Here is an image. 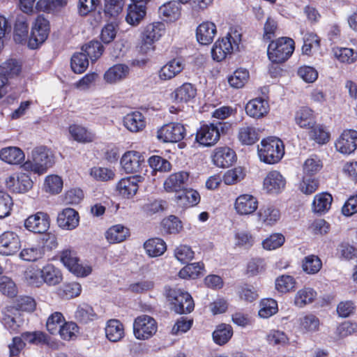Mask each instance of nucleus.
<instances>
[{
	"label": "nucleus",
	"instance_id": "obj_31",
	"mask_svg": "<svg viewBox=\"0 0 357 357\" xmlns=\"http://www.w3.org/2000/svg\"><path fill=\"white\" fill-rule=\"evenodd\" d=\"M197 89L190 83H184L172 93V98L176 102H188L195 98Z\"/></svg>",
	"mask_w": 357,
	"mask_h": 357
},
{
	"label": "nucleus",
	"instance_id": "obj_52",
	"mask_svg": "<svg viewBox=\"0 0 357 357\" xmlns=\"http://www.w3.org/2000/svg\"><path fill=\"white\" fill-rule=\"evenodd\" d=\"M260 309L259 310V316L264 319H267L278 311V303L273 298H264L260 302Z\"/></svg>",
	"mask_w": 357,
	"mask_h": 357
},
{
	"label": "nucleus",
	"instance_id": "obj_58",
	"mask_svg": "<svg viewBox=\"0 0 357 357\" xmlns=\"http://www.w3.org/2000/svg\"><path fill=\"white\" fill-rule=\"evenodd\" d=\"M322 266L320 259L315 255H309L305 257L302 262L303 270L308 274H315L318 273Z\"/></svg>",
	"mask_w": 357,
	"mask_h": 357
},
{
	"label": "nucleus",
	"instance_id": "obj_20",
	"mask_svg": "<svg viewBox=\"0 0 357 357\" xmlns=\"http://www.w3.org/2000/svg\"><path fill=\"white\" fill-rule=\"evenodd\" d=\"M259 206V202L255 196L249 194L239 195L235 201L234 208L241 215H250L253 214Z\"/></svg>",
	"mask_w": 357,
	"mask_h": 357
},
{
	"label": "nucleus",
	"instance_id": "obj_23",
	"mask_svg": "<svg viewBox=\"0 0 357 357\" xmlns=\"http://www.w3.org/2000/svg\"><path fill=\"white\" fill-rule=\"evenodd\" d=\"M142 181V177L140 176L123 178L116 184V190L123 197L132 198L137 193L139 189L138 183Z\"/></svg>",
	"mask_w": 357,
	"mask_h": 357
},
{
	"label": "nucleus",
	"instance_id": "obj_8",
	"mask_svg": "<svg viewBox=\"0 0 357 357\" xmlns=\"http://www.w3.org/2000/svg\"><path fill=\"white\" fill-rule=\"evenodd\" d=\"M167 297L174 305V310L176 313L186 314L194 310L193 299L188 292L178 289H170L167 292Z\"/></svg>",
	"mask_w": 357,
	"mask_h": 357
},
{
	"label": "nucleus",
	"instance_id": "obj_45",
	"mask_svg": "<svg viewBox=\"0 0 357 357\" xmlns=\"http://www.w3.org/2000/svg\"><path fill=\"white\" fill-rule=\"evenodd\" d=\"M250 77L249 72L245 68H238L231 75L228 76V83L231 87L234 89L242 88L248 81Z\"/></svg>",
	"mask_w": 357,
	"mask_h": 357
},
{
	"label": "nucleus",
	"instance_id": "obj_18",
	"mask_svg": "<svg viewBox=\"0 0 357 357\" xmlns=\"http://www.w3.org/2000/svg\"><path fill=\"white\" fill-rule=\"evenodd\" d=\"M257 220L265 227L275 225L281 218L279 208L272 204L261 206L257 213Z\"/></svg>",
	"mask_w": 357,
	"mask_h": 357
},
{
	"label": "nucleus",
	"instance_id": "obj_50",
	"mask_svg": "<svg viewBox=\"0 0 357 357\" xmlns=\"http://www.w3.org/2000/svg\"><path fill=\"white\" fill-rule=\"evenodd\" d=\"M124 2L125 0H105V15L109 18H117L123 11Z\"/></svg>",
	"mask_w": 357,
	"mask_h": 357
},
{
	"label": "nucleus",
	"instance_id": "obj_7",
	"mask_svg": "<svg viewBox=\"0 0 357 357\" xmlns=\"http://www.w3.org/2000/svg\"><path fill=\"white\" fill-rule=\"evenodd\" d=\"M61 261L69 271L77 277L84 278L92 272L91 266L80 262L76 252L73 250H64L61 254Z\"/></svg>",
	"mask_w": 357,
	"mask_h": 357
},
{
	"label": "nucleus",
	"instance_id": "obj_38",
	"mask_svg": "<svg viewBox=\"0 0 357 357\" xmlns=\"http://www.w3.org/2000/svg\"><path fill=\"white\" fill-rule=\"evenodd\" d=\"M146 15V6L144 4L133 3L128 6L126 17V22L132 26L138 25Z\"/></svg>",
	"mask_w": 357,
	"mask_h": 357
},
{
	"label": "nucleus",
	"instance_id": "obj_37",
	"mask_svg": "<svg viewBox=\"0 0 357 357\" xmlns=\"http://www.w3.org/2000/svg\"><path fill=\"white\" fill-rule=\"evenodd\" d=\"M123 125L131 132H139L145 127L144 117L139 112L128 114L123 119Z\"/></svg>",
	"mask_w": 357,
	"mask_h": 357
},
{
	"label": "nucleus",
	"instance_id": "obj_4",
	"mask_svg": "<svg viewBox=\"0 0 357 357\" xmlns=\"http://www.w3.org/2000/svg\"><path fill=\"white\" fill-rule=\"evenodd\" d=\"M230 126L225 122L202 125L196 133L195 140L203 146L215 145L220 139V133L228 130Z\"/></svg>",
	"mask_w": 357,
	"mask_h": 357
},
{
	"label": "nucleus",
	"instance_id": "obj_36",
	"mask_svg": "<svg viewBox=\"0 0 357 357\" xmlns=\"http://www.w3.org/2000/svg\"><path fill=\"white\" fill-rule=\"evenodd\" d=\"M298 322L300 330L303 333H314L319 329V319L311 313L301 316Z\"/></svg>",
	"mask_w": 357,
	"mask_h": 357
},
{
	"label": "nucleus",
	"instance_id": "obj_57",
	"mask_svg": "<svg viewBox=\"0 0 357 357\" xmlns=\"http://www.w3.org/2000/svg\"><path fill=\"white\" fill-rule=\"evenodd\" d=\"M66 4V0H39L36 8L39 11L52 13L59 10Z\"/></svg>",
	"mask_w": 357,
	"mask_h": 357
},
{
	"label": "nucleus",
	"instance_id": "obj_47",
	"mask_svg": "<svg viewBox=\"0 0 357 357\" xmlns=\"http://www.w3.org/2000/svg\"><path fill=\"white\" fill-rule=\"evenodd\" d=\"M238 138L245 145H252L259 140V134L255 127L245 126L239 128Z\"/></svg>",
	"mask_w": 357,
	"mask_h": 357
},
{
	"label": "nucleus",
	"instance_id": "obj_2",
	"mask_svg": "<svg viewBox=\"0 0 357 357\" xmlns=\"http://www.w3.org/2000/svg\"><path fill=\"white\" fill-rule=\"evenodd\" d=\"M284 154L283 142L277 137L264 139L258 145L259 157L265 163L275 164L282 158Z\"/></svg>",
	"mask_w": 357,
	"mask_h": 357
},
{
	"label": "nucleus",
	"instance_id": "obj_30",
	"mask_svg": "<svg viewBox=\"0 0 357 357\" xmlns=\"http://www.w3.org/2000/svg\"><path fill=\"white\" fill-rule=\"evenodd\" d=\"M129 67L125 64H116L110 67L104 74V80L108 84H116L127 77Z\"/></svg>",
	"mask_w": 357,
	"mask_h": 357
},
{
	"label": "nucleus",
	"instance_id": "obj_16",
	"mask_svg": "<svg viewBox=\"0 0 357 357\" xmlns=\"http://www.w3.org/2000/svg\"><path fill=\"white\" fill-rule=\"evenodd\" d=\"M188 181L189 173L180 171L170 174L164 181L163 187L167 192H178L185 189Z\"/></svg>",
	"mask_w": 357,
	"mask_h": 357
},
{
	"label": "nucleus",
	"instance_id": "obj_41",
	"mask_svg": "<svg viewBox=\"0 0 357 357\" xmlns=\"http://www.w3.org/2000/svg\"><path fill=\"white\" fill-rule=\"evenodd\" d=\"M29 26L26 17L19 15L16 20L14 28V40L17 43H23L28 38Z\"/></svg>",
	"mask_w": 357,
	"mask_h": 357
},
{
	"label": "nucleus",
	"instance_id": "obj_33",
	"mask_svg": "<svg viewBox=\"0 0 357 357\" xmlns=\"http://www.w3.org/2000/svg\"><path fill=\"white\" fill-rule=\"evenodd\" d=\"M105 330L106 337L110 342H119L124 337L123 325L117 319L109 320Z\"/></svg>",
	"mask_w": 357,
	"mask_h": 357
},
{
	"label": "nucleus",
	"instance_id": "obj_49",
	"mask_svg": "<svg viewBox=\"0 0 357 357\" xmlns=\"http://www.w3.org/2000/svg\"><path fill=\"white\" fill-rule=\"evenodd\" d=\"M235 245L244 248H250L255 243V237L246 229H238L234 234Z\"/></svg>",
	"mask_w": 357,
	"mask_h": 357
},
{
	"label": "nucleus",
	"instance_id": "obj_43",
	"mask_svg": "<svg viewBox=\"0 0 357 357\" xmlns=\"http://www.w3.org/2000/svg\"><path fill=\"white\" fill-rule=\"evenodd\" d=\"M128 236V229L121 225H116L109 227L105 234V237L110 243L122 242Z\"/></svg>",
	"mask_w": 357,
	"mask_h": 357
},
{
	"label": "nucleus",
	"instance_id": "obj_54",
	"mask_svg": "<svg viewBox=\"0 0 357 357\" xmlns=\"http://www.w3.org/2000/svg\"><path fill=\"white\" fill-rule=\"evenodd\" d=\"M335 57L341 63H352L357 59V52L351 48L336 47L333 50Z\"/></svg>",
	"mask_w": 357,
	"mask_h": 357
},
{
	"label": "nucleus",
	"instance_id": "obj_46",
	"mask_svg": "<svg viewBox=\"0 0 357 357\" xmlns=\"http://www.w3.org/2000/svg\"><path fill=\"white\" fill-rule=\"evenodd\" d=\"M232 335V327L229 324H222L213 331V339L217 344L223 345L231 339Z\"/></svg>",
	"mask_w": 357,
	"mask_h": 357
},
{
	"label": "nucleus",
	"instance_id": "obj_51",
	"mask_svg": "<svg viewBox=\"0 0 357 357\" xmlns=\"http://www.w3.org/2000/svg\"><path fill=\"white\" fill-rule=\"evenodd\" d=\"M82 51L91 61H96L102 55L104 48L100 42L92 40L83 45Z\"/></svg>",
	"mask_w": 357,
	"mask_h": 357
},
{
	"label": "nucleus",
	"instance_id": "obj_27",
	"mask_svg": "<svg viewBox=\"0 0 357 357\" xmlns=\"http://www.w3.org/2000/svg\"><path fill=\"white\" fill-rule=\"evenodd\" d=\"M269 105L266 100L257 98L250 100L245 106L247 114L255 119H259L268 114Z\"/></svg>",
	"mask_w": 357,
	"mask_h": 357
},
{
	"label": "nucleus",
	"instance_id": "obj_11",
	"mask_svg": "<svg viewBox=\"0 0 357 357\" xmlns=\"http://www.w3.org/2000/svg\"><path fill=\"white\" fill-rule=\"evenodd\" d=\"M186 130L179 123H170L162 126L157 132V137L163 142L175 143L184 139Z\"/></svg>",
	"mask_w": 357,
	"mask_h": 357
},
{
	"label": "nucleus",
	"instance_id": "obj_55",
	"mask_svg": "<svg viewBox=\"0 0 357 357\" xmlns=\"http://www.w3.org/2000/svg\"><path fill=\"white\" fill-rule=\"evenodd\" d=\"M245 176V171L241 167L227 170L223 175L222 181L226 185H234L242 181Z\"/></svg>",
	"mask_w": 357,
	"mask_h": 357
},
{
	"label": "nucleus",
	"instance_id": "obj_35",
	"mask_svg": "<svg viewBox=\"0 0 357 357\" xmlns=\"http://www.w3.org/2000/svg\"><path fill=\"white\" fill-rule=\"evenodd\" d=\"M43 282L48 285L59 284L63 279L61 271L52 264H47L41 269Z\"/></svg>",
	"mask_w": 357,
	"mask_h": 357
},
{
	"label": "nucleus",
	"instance_id": "obj_10",
	"mask_svg": "<svg viewBox=\"0 0 357 357\" xmlns=\"http://www.w3.org/2000/svg\"><path fill=\"white\" fill-rule=\"evenodd\" d=\"M165 33V24L162 22H154L148 24L142 34L141 50L146 54L153 50V44Z\"/></svg>",
	"mask_w": 357,
	"mask_h": 357
},
{
	"label": "nucleus",
	"instance_id": "obj_6",
	"mask_svg": "<svg viewBox=\"0 0 357 357\" xmlns=\"http://www.w3.org/2000/svg\"><path fill=\"white\" fill-rule=\"evenodd\" d=\"M25 342L33 344H48L49 337L41 331L23 333L21 337H13L12 342L8 345L10 355L12 356H17L24 347Z\"/></svg>",
	"mask_w": 357,
	"mask_h": 357
},
{
	"label": "nucleus",
	"instance_id": "obj_34",
	"mask_svg": "<svg viewBox=\"0 0 357 357\" xmlns=\"http://www.w3.org/2000/svg\"><path fill=\"white\" fill-rule=\"evenodd\" d=\"M0 158L8 164L17 165L24 160V153L17 147L8 146L0 151Z\"/></svg>",
	"mask_w": 357,
	"mask_h": 357
},
{
	"label": "nucleus",
	"instance_id": "obj_5",
	"mask_svg": "<svg viewBox=\"0 0 357 357\" xmlns=\"http://www.w3.org/2000/svg\"><path fill=\"white\" fill-rule=\"evenodd\" d=\"M294 50V42L290 38L282 37L268 45L267 54L269 60L279 63L287 60Z\"/></svg>",
	"mask_w": 357,
	"mask_h": 357
},
{
	"label": "nucleus",
	"instance_id": "obj_17",
	"mask_svg": "<svg viewBox=\"0 0 357 357\" xmlns=\"http://www.w3.org/2000/svg\"><path fill=\"white\" fill-rule=\"evenodd\" d=\"M6 187L15 193H25L31 189L33 181L30 176L24 173H18L10 176L6 181Z\"/></svg>",
	"mask_w": 357,
	"mask_h": 357
},
{
	"label": "nucleus",
	"instance_id": "obj_1",
	"mask_svg": "<svg viewBox=\"0 0 357 357\" xmlns=\"http://www.w3.org/2000/svg\"><path fill=\"white\" fill-rule=\"evenodd\" d=\"M241 41V34L237 30H231L225 37L218 39L211 50L213 59L217 61H222L227 56L238 49Z\"/></svg>",
	"mask_w": 357,
	"mask_h": 357
},
{
	"label": "nucleus",
	"instance_id": "obj_25",
	"mask_svg": "<svg viewBox=\"0 0 357 357\" xmlns=\"http://www.w3.org/2000/svg\"><path fill=\"white\" fill-rule=\"evenodd\" d=\"M216 33V25L213 22L206 21L197 27L196 38L199 44L207 45L213 42Z\"/></svg>",
	"mask_w": 357,
	"mask_h": 357
},
{
	"label": "nucleus",
	"instance_id": "obj_42",
	"mask_svg": "<svg viewBox=\"0 0 357 357\" xmlns=\"http://www.w3.org/2000/svg\"><path fill=\"white\" fill-rule=\"evenodd\" d=\"M183 192L176 197L178 205L188 207L197 205L200 201V196L197 191L192 189H185Z\"/></svg>",
	"mask_w": 357,
	"mask_h": 357
},
{
	"label": "nucleus",
	"instance_id": "obj_39",
	"mask_svg": "<svg viewBox=\"0 0 357 357\" xmlns=\"http://www.w3.org/2000/svg\"><path fill=\"white\" fill-rule=\"evenodd\" d=\"M159 13L165 20L174 22L181 16V7L176 1H169L159 8Z\"/></svg>",
	"mask_w": 357,
	"mask_h": 357
},
{
	"label": "nucleus",
	"instance_id": "obj_53",
	"mask_svg": "<svg viewBox=\"0 0 357 357\" xmlns=\"http://www.w3.org/2000/svg\"><path fill=\"white\" fill-rule=\"evenodd\" d=\"M204 267L202 262L188 264L179 271L178 275L183 279H195L202 273Z\"/></svg>",
	"mask_w": 357,
	"mask_h": 357
},
{
	"label": "nucleus",
	"instance_id": "obj_12",
	"mask_svg": "<svg viewBox=\"0 0 357 357\" xmlns=\"http://www.w3.org/2000/svg\"><path fill=\"white\" fill-rule=\"evenodd\" d=\"M50 31L49 22L43 16H38L32 27L28 45L31 49H36L47 38Z\"/></svg>",
	"mask_w": 357,
	"mask_h": 357
},
{
	"label": "nucleus",
	"instance_id": "obj_64",
	"mask_svg": "<svg viewBox=\"0 0 357 357\" xmlns=\"http://www.w3.org/2000/svg\"><path fill=\"white\" fill-rule=\"evenodd\" d=\"M90 175L98 181H107L114 178L115 173L110 168L93 167L90 169Z\"/></svg>",
	"mask_w": 357,
	"mask_h": 357
},
{
	"label": "nucleus",
	"instance_id": "obj_14",
	"mask_svg": "<svg viewBox=\"0 0 357 357\" xmlns=\"http://www.w3.org/2000/svg\"><path fill=\"white\" fill-rule=\"evenodd\" d=\"M29 231L36 234H45L50 228V220L47 213L39 211L29 215L24 224Z\"/></svg>",
	"mask_w": 357,
	"mask_h": 357
},
{
	"label": "nucleus",
	"instance_id": "obj_61",
	"mask_svg": "<svg viewBox=\"0 0 357 357\" xmlns=\"http://www.w3.org/2000/svg\"><path fill=\"white\" fill-rule=\"evenodd\" d=\"M322 166L321 160L317 155H311L303 164V173L305 176L314 175L321 169Z\"/></svg>",
	"mask_w": 357,
	"mask_h": 357
},
{
	"label": "nucleus",
	"instance_id": "obj_26",
	"mask_svg": "<svg viewBox=\"0 0 357 357\" xmlns=\"http://www.w3.org/2000/svg\"><path fill=\"white\" fill-rule=\"evenodd\" d=\"M79 217L78 213L71 208H66L58 214L57 223L59 227L72 230L79 225Z\"/></svg>",
	"mask_w": 357,
	"mask_h": 357
},
{
	"label": "nucleus",
	"instance_id": "obj_40",
	"mask_svg": "<svg viewBox=\"0 0 357 357\" xmlns=\"http://www.w3.org/2000/svg\"><path fill=\"white\" fill-rule=\"evenodd\" d=\"M147 255L151 257L161 256L167 250L166 243L161 238L149 239L144 244Z\"/></svg>",
	"mask_w": 357,
	"mask_h": 357
},
{
	"label": "nucleus",
	"instance_id": "obj_32",
	"mask_svg": "<svg viewBox=\"0 0 357 357\" xmlns=\"http://www.w3.org/2000/svg\"><path fill=\"white\" fill-rule=\"evenodd\" d=\"M317 291L311 287H303L299 289L294 296V303L299 307L303 308L307 305L312 303L317 298Z\"/></svg>",
	"mask_w": 357,
	"mask_h": 357
},
{
	"label": "nucleus",
	"instance_id": "obj_62",
	"mask_svg": "<svg viewBox=\"0 0 357 357\" xmlns=\"http://www.w3.org/2000/svg\"><path fill=\"white\" fill-rule=\"evenodd\" d=\"M71 68L75 73H82L89 66V60L83 52L75 53L71 58Z\"/></svg>",
	"mask_w": 357,
	"mask_h": 357
},
{
	"label": "nucleus",
	"instance_id": "obj_48",
	"mask_svg": "<svg viewBox=\"0 0 357 357\" xmlns=\"http://www.w3.org/2000/svg\"><path fill=\"white\" fill-rule=\"evenodd\" d=\"M21 64L15 59H10L0 66V75L6 77V82L8 79L13 78L21 73Z\"/></svg>",
	"mask_w": 357,
	"mask_h": 357
},
{
	"label": "nucleus",
	"instance_id": "obj_56",
	"mask_svg": "<svg viewBox=\"0 0 357 357\" xmlns=\"http://www.w3.org/2000/svg\"><path fill=\"white\" fill-rule=\"evenodd\" d=\"M63 180L58 175H49L45 180V191L52 195H56L61 192L63 188Z\"/></svg>",
	"mask_w": 357,
	"mask_h": 357
},
{
	"label": "nucleus",
	"instance_id": "obj_21",
	"mask_svg": "<svg viewBox=\"0 0 357 357\" xmlns=\"http://www.w3.org/2000/svg\"><path fill=\"white\" fill-rule=\"evenodd\" d=\"M184 68L183 59L182 58H174L160 68L158 72V75L161 81H168L179 75Z\"/></svg>",
	"mask_w": 357,
	"mask_h": 357
},
{
	"label": "nucleus",
	"instance_id": "obj_24",
	"mask_svg": "<svg viewBox=\"0 0 357 357\" xmlns=\"http://www.w3.org/2000/svg\"><path fill=\"white\" fill-rule=\"evenodd\" d=\"M263 185L268 193L278 194L284 189L286 179L278 171H271L264 178Z\"/></svg>",
	"mask_w": 357,
	"mask_h": 357
},
{
	"label": "nucleus",
	"instance_id": "obj_19",
	"mask_svg": "<svg viewBox=\"0 0 357 357\" xmlns=\"http://www.w3.org/2000/svg\"><path fill=\"white\" fill-rule=\"evenodd\" d=\"M337 151L342 154L349 155L357 147V132L354 130L343 131L335 144Z\"/></svg>",
	"mask_w": 357,
	"mask_h": 357
},
{
	"label": "nucleus",
	"instance_id": "obj_44",
	"mask_svg": "<svg viewBox=\"0 0 357 357\" xmlns=\"http://www.w3.org/2000/svg\"><path fill=\"white\" fill-rule=\"evenodd\" d=\"M333 202L332 196L326 192L317 195L313 200V211L318 213H323L329 210Z\"/></svg>",
	"mask_w": 357,
	"mask_h": 357
},
{
	"label": "nucleus",
	"instance_id": "obj_15",
	"mask_svg": "<svg viewBox=\"0 0 357 357\" xmlns=\"http://www.w3.org/2000/svg\"><path fill=\"white\" fill-rule=\"evenodd\" d=\"M21 248L20 236L13 231H5L0 235V255L10 256L16 254Z\"/></svg>",
	"mask_w": 357,
	"mask_h": 357
},
{
	"label": "nucleus",
	"instance_id": "obj_59",
	"mask_svg": "<svg viewBox=\"0 0 357 357\" xmlns=\"http://www.w3.org/2000/svg\"><path fill=\"white\" fill-rule=\"evenodd\" d=\"M44 255L43 248L40 245H31L24 248L20 252V257L25 261H34L41 259Z\"/></svg>",
	"mask_w": 357,
	"mask_h": 357
},
{
	"label": "nucleus",
	"instance_id": "obj_22",
	"mask_svg": "<svg viewBox=\"0 0 357 357\" xmlns=\"http://www.w3.org/2000/svg\"><path fill=\"white\" fill-rule=\"evenodd\" d=\"M211 157L213 165L220 168L232 165L236 159L234 151L227 146L215 149Z\"/></svg>",
	"mask_w": 357,
	"mask_h": 357
},
{
	"label": "nucleus",
	"instance_id": "obj_63",
	"mask_svg": "<svg viewBox=\"0 0 357 357\" xmlns=\"http://www.w3.org/2000/svg\"><path fill=\"white\" fill-rule=\"evenodd\" d=\"M78 332L79 328L75 322L68 321L63 324L57 333H59L63 340L70 341L77 337Z\"/></svg>",
	"mask_w": 357,
	"mask_h": 357
},
{
	"label": "nucleus",
	"instance_id": "obj_60",
	"mask_svg": "<svg viewBox=\"0 0 357 357\" xmlns=\"http://www.w3.org/2000/svg\"><path fill=\"white\" fill-rule=\"evenodd\" d=\"M303 45L302 52L306 55H310L312 49H319L320 47V38L312 32L307 33L303 37Z\"/></svg>",
	"mask_w": 357,
	"mask_h": 357
},
{
	"label": "nucleus",
	"instance_id": "obj_28",
	"mask_svg": "<svg viewBox=\"0 0 357 357\" xmlns=\"http://www.w3.org/2000/svg\"><path fill=\"white\" fill-rule=\"evenodd\" d=\"M294 121L296 124L303 129L309 130L316 124L314 111L308 107L298 108L295 113Z\"/></svg>",
	"mask_w": 357,
	"mask_h": 357
},
{
	"label": "nucleus",
	"instance_id": "obj_29",
	"mask_svg": "<svg viewBox=\"0 0 357 357\" xmlns=\"http://www.w3.org/2000/svg\"><path fill=\"white\" fill-rule=\"evenodd\" d=\"M68 133L69 139L81 144L90 143L95 139V135L91 131L78 124L70 125Z\"/></svg>",
	"mask_w": 357,
	"mask_h": 357
},
{
	"label": "nucleus",
	"instance_id": "obj_9",
	"mask_svg": "<svg viewBox=\"0 0 357 357\" xmlns=\"http://www.w3.org/2000/svg\"><path fill=\"white\" fill-rule=\"evenodd\" d=\"M157 330V322L149 315L143 314L134 320L133 333L137 340H149L155 334Z\"/></svg>",
	"mask_w": 357,
	"mask_h": 357
},
{
	"label": "nucleus",
	"instance_id": "obj_3",
	"mask_svg": "<svg viewBox=\"0 0 357 357\" xmlns=\"http://www.w3.org/2000/svg\"><path fill=\"white\" fill-rule=\"evenodd\" d=\"M32 160H27L23 165L24 169L43 174L54 164L52 155L45 147H37L31 153Z\"/></svg>",
	"mask_w": 357,
	"mask_h": 357
},
{
	"label": "nucleus",
	"instance_id": "obj_13",
	"mask_svg": "<svg viewBox=\"0 0 357 357\" xmlns=\"http://www.w3.org/2000/svg\"><path fill=\"white\" fill-rule=\"evenodd\" d=\"M121 165L127 174L139 172L145 167V158L138 151H127L121 159Z\"/></svg>",
	"mask_w": 357,
	"mask_h": 357
}]
</instances>
